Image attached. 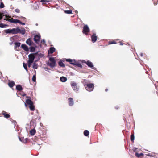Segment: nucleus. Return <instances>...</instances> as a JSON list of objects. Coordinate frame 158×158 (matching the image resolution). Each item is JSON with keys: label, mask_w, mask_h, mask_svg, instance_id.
Masks as SVG:
<instances>
[{"label": "nucleus", "mask_w": 158, "mask_h": 158, "mask_svg": "<svg viewBox=\"0 0 158 158\" xmlns=\"http://www.w3.org/2000/svg\"><path fill=\"white\" fill-rule=\"evenodd\" d=\"M97 37L95 33H94L91 36L92 41L93 43L95 42L97 40Z\"/></svg>", "instance_id": "9"}, {"label": "nucleus", "mask_w": 158, "mask_h": 158, "mask_svg": "<svg viewBox=\"0 0 158 158\" xmlns=\"http://www.w3.org/2000/svg\"><path fill=\"white\" fill-rule=\"evenodd\" d=\"M120 45H123V43H121V42H120Z\"/></svg>", "instance_id": "52"}, {"label": "nucleus", "mask_w": 158, "mask_h": 158, "mask_svg": "<svg viewBox=\"0 0 158 158\" xmlns=\"http://www.w3.org/2000/svg\"><path fill=\"white\" fill-rule=\"evenodd\" d=\"M73 61H74V63H72L73 64V65H76L77 66L80 68H81L82 67V66L81 65V64L80 63L77 62L75 61V60H73Z\"/></svg>", "instance_id": "13"}, {"label": "nucleus", "mask_w": 158, "mask_h": 158, "mask_svg": "<svg viewBox=\"0 0 158 158\" xmlns=\"http://www.w3.org/2000/svg\"><path fill=\"white\" fill-rule=\"evenodd\" d=\"M24 104H25V106H27V105L26 104V103H24Z\"/></svg>", "instance_id": "54"}, {"label": "nucleus", "mask_w": 158, "mask_h": 158, "mask_svg": "<svg viewBox=\"0 0 158 158\" xmlns=\"http://www.w3.org/2000/svg\"><path fill=\"white\" fill-rule=\"evenodd\" d=\"M84 85L86 90L88 91H92L94 89V85L93 83L86 84L84 83Z\"/></svg>", "instance_id": "3"}, {"label": "nucleus", "mask_w": 158, "mask_h": 158, "mask_svg": "<svg viewBox=\"0 0 158 158\" xmlns=\"http://www.w3.org/2000/svg\"><path fill=\"white\" fill-rule=\"evenodd\" d=\"M19 27H17L16 28H13L12 29V33L13 34H17L19 33Z\"/></svg>", "instance_id": "17"}, {"label": "nucleus", "mask_w": 158, "mask_h": 158, "mask_svg": "<svg viewBox=\"0 0 158 158\" xmlns=\"http://www.w3.org/2000/svg\"><path fill=\"white\" fill-rule=\"evenodd\" d=\"M8 85L11 88L15 85V83L14 81H12L9 82L8 84Z\"/></svg>", "instance_id": "22"}, {"label": "nucleus", "mask_w": 158, "mask_h": 158, "mask_svg": "<svg viewBox=\"0 0 158 158\" xmlns=\"http://www.w3.org/2000/svg\"><path fill=\"white\" fill-rule=\"evenodd\" d=\"M65 13H66V14H70L72 13V11L71 10H65Z\"/></svg>", "instance_id": "39"}, {"label": "nucleus", "mask_w": 158, "mask_h": 158, "mask_svg": "<svg viewBox=\"0 0 158 158\" xmlns=\"http://www.w3.org/2000/svg\"><path fill=\"white\" fill-rule=\"evenodd\" d=\"M8 26V25L6 24H5L2 23H0V27L1 28H4L6 26Z\"/></svg>", "instance_id": "36"}, {"label": "nucleus", "mask_w": 158, "mask_h": 158, "mask_svg": "<svg viewBox=\"0 0 158 158\" xmlns=\"http://www.w3.org/2000/svg\"><path fill=\"white\" fill-rule=\"evenodd\" d=\"M60 81L62 82H65L67 80V78L63 76L61 77L60 78Z\"/></svg>", "instance_id": "21"}, {"label": "nucleus", "mask_w": 158, "mask_h": 158, "mask_svg": "<svg viewBox=\"0 0 158 158\" xmlns=\"http://www.w3.org/2000/svg\"><path fill=\"white\" fill-rule=\"evenodd\" d=\"M56 49L54 47H52L50 48L48 51V53L52 54L55 52Z\"/></svg>", "instance_id": "15"}, {"label": "nucleus", "mask_w": 158, "mask_h": 158, "mask_svg": "<svg viewBox=\"0 0 158 158\" xmlns=\"http://www.w3.org/2000/svg\"><path fill=\"white\" fill-rule=\"evenodd\" d=\"M69 104L70 106H73L74 104V102L73 100V98H69L68 99Z\"/></svg>", "instance_id": "11"}, {"label": "nucleus", "mask_w": 158, "mask_h": 158, "mask_svg": "<svg viewBox=\"0 0 158 158\" xmlns=\"http://www.w3.org/2000/svg\"><path fill=\"white\" fill-rule=\"evenodd\" d=\"M26 102L27 104L29 105V106L33 104L32 102L30 99H27L26 100Z\"/></svg>", "instance_id": "19"}, {"label": "nucleus", "mask_w": 158, "mask_h": 158, "mask_svg": "<svg viewBox=\"0 0 158 158\" xmlns=\"http://www.w3.org/2000/svg\"><path fill=\"white\" fill-rule=\"evenodd\" d=\"M44 69H45V70L46 71H48L49 72H50V71H48V70H50V69H48V67H44Z\"/></svg>", "instance_id": "42"}, {"label": "nucleus", "mask_w": 158, "mask_h": 158, "mask_svg": "<svg viewBox=\"0 0 158 158\" xmlns=\"http://www.w3.org/2000/svg\"><path fill=\"white\" fill-rule=\"evenodd\" d=\"M36 147H37V148L38 149H40V146L39 145V144H36Z\"/></svg>", "instance_id": "45"}, {"label": "nucleus", "mask_w": 158, "mask_h": 158, "mask_svg": "<svg viewBox=\"0 0 158 158\" xmlns=\"http://www.w3.org/2000/svg\"><path fill=\"white\" fill-rule=\"evenodd\" d=\"M17 96L18 97H19V96L17 94Z\"/></svg>", "instance_id": "58"}, {"label": "nucleus", "mask_w": 158, "mask_h": 158, "mask_svg": "<svg viewBox=\"0 0 158 158\" xmlns=\"http://www.w3.org/2000/svg\"><path fill=\"white\" fill-rule=\"evenodd\" d=\"M154 4L156 5V4L155 2H154Z\"/></svg>", "instance_id": "57"}, {"label": "nucleus", "mask_w": 158, "mask_h": 158, "mask_svg": "<svg viewBox=\"0 0 158 158\" xmlns=\"http://www.w3.org/2000/svg\"><path fill=\"white\" fill-rule=\"evenodd\" d=\"M35 132V130L34 129H32L30 131V133L31 135H34Z\"/></svg>", "instance_id": "24"}, {"label": "nucleus", "mask_w": 158, "mask_h": 158, "mask_svg": "<svg viewBox=\"0 0 158 158\" xmlns=\"http://www.w3.org/2000/svg\"><path fill=\"white\" fill-rule=\"evenodd\" d=\"M32 68L34 69H37L38 68V64L35 63H34L33 64Z\"/></svg>", "instance_id": "32"}, {"label": "nucleus", "mask_w": 158, "mask_h": 158, "mask_svg": "<svg viewBox=\"0 0 158 158\" xmlns=\"http://www.w3.org/2000/svg\"><path fill=\"white\" fill-rule=\"evenodd\" d=\"M123 133H124V131H123Z\"/></svg>", "instance_id": "61"}, {"label": "nucleus", "mask_w": 158, "mask_h": 158, "mask_svg": "<svg viewBox=\"0 0 158 158\" xmlns=\"http://www.w3.org/2000/svg\"><path fill=\"white\" fill-rule=\"evenodd\" d=\"M5 32L6 33H12V29H8L5 30Z\"/></svg>", "instance_id": "25"}, {"label": "nucleus", "mask_w": 158, "mask_h": 158, "mask_svg": "<svg viewBox=\"0 0 158 158\" xmlns=\"http://www.w3.org/2000/svg\"><path fill=\"white\" fill-rule=\"evenodd\" d=\"M17 23H19L20 24H21V23L22 22H21L19 20H18H18H17Z\"/></svg>", "instance_id": "47"}, {"label": "nucleus", "mask_w": 158, "mask_h": 158, "mask_svg": "<svg viewBox=\"0 0 158 158\" xmlns=\"http://www.w3.org/2000/svg\"><path fill=\"white\" fill-rule=\"evenodd\" d=\"M136 156L137 157L139 158L140 156H143V154L142 153H141L140 154L138 152H136L135 154Z\"/></svg>", "instance_id": "23"}, {"label": "nucleus", "mask_w": 158, "mask_h": 158, "mask_svg": "<svg viewBox=\"0 0 158 158\" xmlns=\"http://www.w3.org/2000/svg\"><path fill=\"white\" fill-rule=\"evenodd\" d=\"M15 11L16 12L18 13H19L20 12V10L19 9H16Z\"/></svg>", "instance_id": "44"}, {"label": "nucleus", "mask_w": 158, "mask_h": 158, "mask_svg": "<svg viewBox=\"0 0 158 158\" xmlns=\"http://www.w3.org/2000/svg\"><path fill=\"white\" fill-rule=\"evenodd\" d=\"M16 89L17 90L20 91L23 89V88L20 85H18L16 86Z\"/></svg>", "instance_id": "18"}, {"label": "nucleus", "mask_w": 158, "mask_h": 158, "mask_svg": "<svg viewBox=\"0 0 158 158\" xmlns=\"http://www.w3.org/2000/svg\"><path fill=\"white\" fill-rule=\"evenodd\" d=\"M26 42V43L29 46H31L34 44L33 42L31 40V38H29L27 39Z\"/></svg>", "instance_id": "10"}, {"label": "nucleus", "mask_w": 158, "mask_h": 158, "mask_svg": "<svg viewBox=\"0 0 158 158\" xmlns=\"http://www.w3.org/2000/svg\"><path fill=\"white\" fill-rule=\"evenodd\" d=\"M30 51L31 52H34L35 50V49L34 47L31 46L30 47Z\"/></svg>", "instance_id": "31"}, {"label": "nucleus", "mask_w": 158, "mask_h": 158, "mask_svg": "<svg viewBox=\"0 0 158 158\" xmlns=\"http://www.w3.org/2000/svg\"><path fill=\"white\" fill-rule=\"evenodd\" d=\"M86 81V80H84V81Z\"/></svg>", "instance_id": "60"}, {"label": "nucleus", "mask_w": 158, "mask_h": 158, "mask_svg": "<svg viewBox=\"0 0 158 158\" xmlns=\"http://www.w3.org/2000/svg\"><path fill=\"white\" fill-rule=\"evenodd\" d=\"M50 0H41L40 2L42 3L43 4H46L47 2H50Z\"/></svg>", "instance_id": "30"}, {"label": "nucleus", "mask_w": 158, "mask_h": 158, "mask_svg": "<svg viewBox=\"0 0 158 158\" xmlns=\"http://www.w3.org/2000/svg\"><path fill=\"white\" fill-rule=\"evenodd\" d=\"M34 54H30L28 55L29 60L28 61L33 63L35 58Z\"/></svg>", "instance_id": "6"}, {"label": "nucleus", "mask_w": 158, "mask_h": 158, "mask_svg": "<svg viewBox=\"0 0 158 158\" xmlns=\"http://www.w3.org/2000/svg\"><path fill=\"white\" fill-rule=\"evenodd\" d=\"M89 31L90 30L88 25H85L83 27V29L82 31L83 33L87 35Z\"/></svg>", "instance_id": "5"}, {"label": "nucleus", "mask_w": 158, "mask_h": 158, "mask_svg": "<svg viewBox=\"0 0 158 158\" xmlns=\"http://www.w3.org/2000/svg\"><path fill=\"white\" fill-rule=\"evenodd\" d=\"M21 48H22L25 51H28L29 50V48L25 44H22L21 45Z\"/></svg>", "instance_id": "12"}, {"label": "nucleus", "mask_w": 158, "mask_h": 158, "mask_svg": "<svg viewBox=\"0 0 158 158\" xmlns=\"http://www.w3.org/2000/svg\"><path fill=\"white\" fill-rule=\"evenodd\" d=\"M11 18L10 16H6L5 18L4 19L6 21H8L11 23H17V22L18 19H9Z\"/></svg>", "instance_id": "4"}, {"label": "nucleus", "mask_w": 158, "mask_h": 158, "mask_svg": "<svg viewBox=\"0 0 158 158\" xmlns=\"http://www.w3.org/2000/svg\"><path fill=\"white\" fill-rule=\"evenodd\" d=\"M26 98H29V97H28L27 96V97H26Z\"/></svg>", "instance_id": "55"}, {"label": "nucleus", "mask_w": 158, "mask_h": 158, "mask_svg": "<svg viewBox=\"0 0 158 158\" xmlns=\"http://www.w3.org/2000/svg\"><path fill=\"white\" fill-rule=\"evenodd\" d=\"M26 94L25 93H24V94H23L22 95V96H26Z\"/></svg>", "instance_id": "50"}, {"label": "nucleus", "mask_w": 158, "mask_h": 158, "mask_svg": "<svg viewBox=\"0 0 158 158\" xmlns=\"http://www.w3.org/2000/svg\"><path fill=\"white\" fill-rule=\"evenodd\" d=\"M108 89H106L105 90V91H106H106H108Z\"/></svg>", "instance_id": "53"}, {"label": "nucleus", "mask_w": 158, "mask_h": 158, "mask_svg": "<svg viewBox=\"0 0 158 158\" xmlns=\"http://www.w3.org/2000/svg\"><path fill=\"white\" fill-rule=\"evenodd\" d=\"M21 43L19 42H16L15 43V47H20Z\"/></svg>", "instance_id": "26"}, {"label": "nucleus", "mask_w": 158, "mask_h": 158, "mask_svg": "<svg viewBox=\"0 0 158 158\" xmlns=\"http://www.w3.org/2000/svg\"><path fill=\"white\" fill-rule=\"evenodd\" d=\"M19 139L22 142L24 143H26L27 142L28 139L27 138H25L24 139L23 138H19Z\"/></svg>", "instance_id": "20"}, {"label": "nucleus", "mask_w": 158, "mask_h": 158, "mask_svg": "<svg viewBox=\"0 0 158 158\" xmlns=\"http://www.w3.org/2000/svg\"><path fill=\"white\" fill-rule=\"evenodd\" d=\"M23 66L24 69H25V70L27 72L28 71L27 69V64L26 63H23Z\"/></svg>", "instance_id": "33"}, {"label": "nucleus", "mask_w": 158, "mask_h": 158, "mask_svg": "<svg viewBox=\"0 0 158 158\" xmlns=\"http://www.w3.org/2000/svg\"><path fill=\"white\" fill-rule=\"evenodd\" d=\"M41 42H43L45 44V40H43L41 41Z\"/></svg>", "instance_id": "48"}, {"label": "nucleus", "mask_w": 158, "mask_h": 158, "mask_svg": "<svg viewBox=\"0 0 158 158\" xmlns=\"http://www.w3.org/2000/svg\"><path fill=\"white\" fill-rule=\"evenodd\" d=\"M0 75H1V76H2V73H0Z\"/></svg>", "instance_id": "56"}, {"label": "nucleus", "mask_w": 158, "mask_h": 158, "mask_svg": "<svg viewBox=\"0 0 158 158\" xmlns=\"http://www.w3.org/2000/svg\"><path fill=\"white\" fill-rule=\"evenodd\" d=\"M59 65L61 67H64V64L61 61H60L58 63Z\"/></svg>", "instance_id": "34"}, {"label": "nucleus", "mask_w": 158, "mask_h": 158, "mask_svg": "<svg viewBox=\"0 0 158 158\" xmlns=\"http://www.w3.org/2000/svg\"><path fill=\"white\" fill-rule=\"evenodd\" d=\"M84 134L85 136H87L89 134V132L87 130H85L84 132Z\"/></svg>", "instance_id": "28"}, {"label": "nucleus", "mask_w": 158, "mask_h": 158, "mask_svg": "<svg viewBox=\"0 0 158 158\" xmlns=\"http://www.w3.org/2000/svg\"><path fill=\"white\" fill-rule=\"evenodd\" d=\"M33 7L35 10L39 8V6L37 4H35L33 5Z\"/></svg>", "instance_id": "37"}, {"label": "nucleus", "mask_w": 158, "mask_h": 158, "mask_svg": "<svg viewBox=\"0 0 158 158\" xmlns=\"http://www.w3.org/2000/svg\"><path fill=\"white\" fill-rule=\"evenodd\" d=\"M29 108L31 110V111H34L35 110V107L33 105V104L32 105H31L29 106Z\"/></svg>", "instance_id": "35"}, {"label": "nucleus", "mask_w": 158, "mask_h": 158, "mask_svg": "<svg viewBox=\"0 0 158 158\" xmlns=\"http://www.w3.org/2000/svg\"><path fill=\"white\" fill-rule=\"evenodd\" d=\"M85 63L88 66L94 70H96V68L93 66V64L92 62L89 60H88L85 62Z\"/></svg>", "instance_id": "8"}, {"label": "nucleus", "mask_w": 158, "mask_h": 158, "mask_svg": "<svg viewBox=\"0 0 158 158\" xmlns=\"http://www.w3.org/2000/svg\"><path fill=\"white\" fill-rule=\"evenodd\" d=\"M4 5L3 3L2 2H1L0 5V8H4Z\"/></svg>", "instance_id": "40"}, {"label": "nucleus", "mask_w": 158, "mask_h": 158, "mask_svg": "<svg viewBox=\"0 0 158 158\" xmlns=\"http://www.w3.org/2000/svg\"><path fill=\"white\" fill-rule=\"evenodd\" d=\"M40 37V35H36L34 36V40L36 43L39 44Z\"/></svg>", "instance_id": "7"}, {"label": "nucleus", "mask_w": 158, "mask_h": 158, "mask_svg": "<svg viewBox=\"0 0 158 158\" xmlns=\"http://www.w3.org/2000/svg\"><path fill=\"white\" fill-rule=\"evenodd\" d=\"M49 61L47 63L48 65L50 66L51 67L53 68L56 65V61L53 57H50L49 59Z\"/></svg>", "instance_id": "1"}, {"label": "nucleus", "mask_w": 158, "mask_h": 158, "mask_svg": "<svg viewBox=\"0 0 158 158\" xmlns=\"http://www.w3.org/2000/svg\"><path fill=\"white\" fill-rule=\"evenodd\" d=\"M2 113L4 115V117L6 118H8L10 116V115L8 113L5 111H2Z\"/></svg>", "instance_id": "16"}, {"label": "nucleus", "mask_w": 158, "mask_h": 158, "mask_svg": "<svg viewBox=\"0 0 158 158\" xmlns=\"http://www.w3.org/2000/svg\"><path fill=\"white\" fill-rule=\"evenodd\" d=\"M66 61L67 62H69L70 64L73 65V64L72 63H74V61L72 59H66Z\"/></svg>", "instance_id": "27"}, {"label": "nucleus", "mask_w": 158, "mask_h": 158, "mask_svg": "<svg viewBox=\"0 0 158 158\" xmlns=\"http://www.w3.org/2000/svg\"><path fill=\"white\" fill-rule=\"evenodd\" d=\"M115 109H119V106H116L115 107Z\"/></svg>", "instance_id": "49"}, {"label": "nucleus", "mask_w": 158, "mask_h": 158, "mask_svg": "<svg viewBox=\"0 0 158 158\" xmlns=\"http://www.w3.org/2000/svg\"><path fill=\"white\" fill-rule=\"evenodd\" d=\"M27 63L28 67H30L31 66V65L32 63L28 61Z\"/></svg>", "instance_id": "41"}, {"label": "nucleus", "mask_w": 158, "mask_h": 158, "mask_svg": "<svg viewBox=\"0 0 158 158\" xmlns=\"http://www.w3.org/2000/svg\"><path fill=\"white\" fill-rule=\"evenodd\" d=\"M116 42L115 41H113L109 43V44H115Z\"/></svg>", "instance_id": "43"}, {"label": "nucleus", "mask_w": 158, "mask_h": 158, "mask_svg": "<svg viewBox=\"0 0 158 158\" xmlns=\"http://www.w3.org/2000/svg\"><path fill=\"white\" fill-rule=\"evenodd\" d=\"M135 136L134 133H132L130 136V140L131 141L134 142V140Z\"/></svg>", "instance_id": "29"}, {"label": "nucleus", "mask_w": 158, "mask_h": 158, "mask_svg": "<svg viewBox=\"0 0 158 158\" xmlns=\"http://www.w3.org/2000/svg\"><path fill=\"white\" fill-rule=\"evenodd\" d=\"M21 24L22 25H25V23H24L22 22Z\"/></svg>", "instance_id": "51"}, {"label": "nucleus", "mask_w": 158, "mask_h": 158, "mask_svg": "<svg viewBox=\"0 0 158 158\" xmlns=\"http://www.w3.org/2000/svg\"><path fill=\"white\" fill-rule=\"evenodd\" d=\"M2 18V14L0 12V20Z\"/></svg>", "instance_id": "46"}, {"label": "nucleus", "mask_w": 158, "mask_h": 158, "mask_svg": "<svg viewBox=\"0 0 158 158\" xmlns=\"http://www.w3.org/2000/svg\"><path fill=\"white\" fill-rule=\"evenodd\" d=\"M141 56H142V53L141 54Z\"/></svg>", "instance_id": "59"}, {"label": "nucleus", "mask_w": 158, "mask_h": 158, "mask_svg": "<svg viewBox=\"0 0 158 158\" xmlns=\"http://www.w3.org/2000/svg\"><path fill=\"white\" fill-rule=\"evenodd\" d=\"M36 75H34L33 76L32 78V80L33 82H35L36 81Z\"/></svg>", "instance_id": "38"}, {"label": "nucleus", "mask_w": 158, "mask_h": 158, "mask_svg": "<svg viewBox=\"0 0 158 158\" xmlns=\"http://www.w3.org/2000/svg\"><path fill=\"white\" fill-rule=\"evenodd\" d=\"M71 85L73 91L77 93L79 89V86L77 85V84L72 81L71 83Z\"/></svg>", "instance_id": "2"}, {"label": "nucleus", "mask_w": 158, "mask_h": 158, "mask_svg": "<svg viewBox=\"0 0 158 158\" xmlns=\"http://www.w3.org/2000/svg\"><path fill=\"white\" fill-rule=\"evenodd\" d=\"M19 33L21 34L22 35H24L25 33V29L24 28H22L21 29H20L19 27Z\"/></svg>", "instance_id": "14"}]
</instances>
